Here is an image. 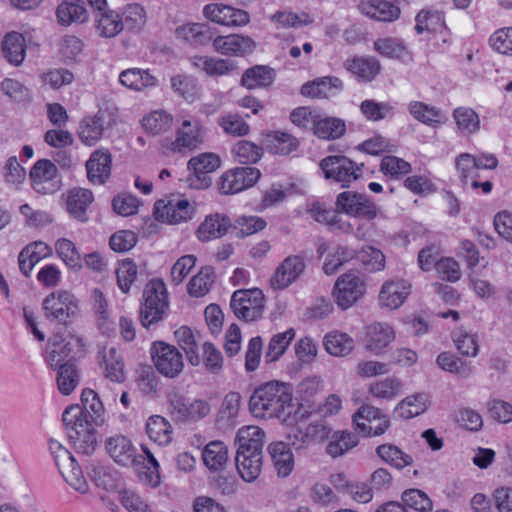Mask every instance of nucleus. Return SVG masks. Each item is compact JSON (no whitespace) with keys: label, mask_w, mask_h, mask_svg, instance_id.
<instances>
[{"label":"nucleus","mask_w":512,"mask_h":512,"mask_svg":"<svg viewBox=\"0 0 512 512\" xmlns=\"http://www.w3.org/2000/svg\"><path fill=\"white\" fill-rule=\"evenodd\" d=\"M80 405L68 406L62 415L67 435L77 452L90 455L97 447L94 425L105 422V409L98 394L90 388L83 389Z\"/></svg>","instance_id":"f257e3e1"},{"label":"nucleus","mask_w":512,"mask_h":512,"mask_svg":"<svg viewBox=\"0 0 512 512\" xmlns=\"http://www.w3.org/2000/svg\"><path fill=\"white\" fill-rule=\"evenodd\" d=\"M264 436V431L257 426L243 427L237 433L236 468L246 482H252L260 475Z\"/></svg>","instance_id":"f03ea898"},{"label":"nucleus","mask_w":512,"mask_h":512,"mask_svg":"<svg viewBox=\"0 0 512 512\" xmlns=\"http://www.w3.org/2000/svg\"><path fill=\"white\" fill-rule=\"evenodd\" d=\"M292 392L288 384L269 381L257 387L249 399V410L256 418L281 417L291 406Z\"/></svg>","instance_id":"7ed1b4c3"},{"label":"nucleus","mask_w":512,"mask_h":512,"mask_svg":"<svg viewBox=\"0 0 512 512\" xmlns=\"http://www.w3.org/2000/svg\"><path fill=\"white\" fill-rule=\"evenodd\" d=\"M168 306V294L164 282L160 279L151 280L143 291V303L140 308L142 325L148 328L161 321Z\"/></svg>","instance_id":"20e7f679"},{"label":"nucleus","mask_w":512,"mask_h":512,"mask_svg":"<svg viewBox=\"0 0 512 512\" xmlns=\"http://www.w3.org/2000/svg\"><path fill=\"white\" fill-rule=\"evenodd\" d=\"M325 179L333 180L347 188L363 174L364 165L357 164L344 155H330L323 158L319 164Z\"/></svg>","instance_id":"39448f33"},{"label":"nucleus","mask_w":512,"mask_h":512,"mask_svg":"<svg viewBox=\"0 0 512 512\" xmlns=\"http://www.w3.org/2000/svg\"><path fill=\"white\" fill-rule=\"evenodd\" d=\"M49 342L54 347L46 356V361L51 368H56L60 363L67 361L74 362L85 354L82 338L71 332L66 336L55 332Z\"/></svg>","instance_id":"423d86ee"},{"label":"nucleus","mask_w":512,"mask_h":512,"mask_svg":"<svg viewBox=\"0 0 512 512\" xmlns=\"http://www.w3.org/2000/svg\"><path fill=\"white\" fill-rule=\"evenodd\" d=\"M43 309L47 320L67 325L78 313V300L72 293L58 290L46 296Z\"/></svg>","instance_id":"0eeeda50"},{"label":"nucleus","mask_w":512,"mask_h":512,"mask_svg":"<svg viewBox=\"0 0 512 512\" xmlns=\"http://www.w3.org/2000/svg\"><path fill=\"white\" fill-rule=\"evenodd\" d=\"M169 409L173 417L180 422H198L211 412V405L204 399H189L179 392L168 395Z\"/></svg>","instance_id":"6e6552de"},{"label":"nucleus","mask_w":512,"mask_h":512,"mask_svg":"<svg viewBox=\"0 0 512 512\" xmlns=\"http://www.w3.org/2000/svg\"><path fill=\"white\" fill-rule=\"evenodd\" d=\"M264 301V294L258 288L237 290L232 294L230 307L237 318L254 321L262 315Z\"/></svg>","instance_id":"1a4fd4ad"},{"label":"nucleus","mask_w":512,"mask_h":512,"mask_svg":"<svg viewBox=\"0 0 512 512\" xmlns=\"http://www.w3.org/2000/svg\"><path fill=\"white\" fill-rule=\"evenodd\" d=\"M205 141V128L201 121L189 118L182 121L176 130V138L170 143L173 152L188 154L198 148Z\"/></svg>","instance_id":"9d476101"},{"label":"nucleus","mask_w":512,"mask_h":512,"mask_svg":"<svg viewBox=\"0 0 512 512\" xmlns=\"http://www.w3.org/2000/svg\"><path fill=\"white\" fill-rule=\"evenodd\" d=\"M194 213L195 207L187 199L179 197H167L154 204L155 218L168 224L187 222Z\"/></svg>","instance_id":"9b49d317"},{"label":"nucleus","mask_w":512,"mask_h":512,"mask_svg":"<svg viewBox=\"0 0 512 512\" xmlns=\"http://www.w3.org/2000/svg\"><path fill=\"white\" fill-rule=\"evenodd\" d=\"M151 356L156 369L165 377L175 378L183 370V357L175 346L155 342L151 347Z\"/></svg>","instance_id":"f8f14e48"},{"label":"nucleus","mask_w":512,"mask_h":512,"mask_svg":"<svg viewBox=\"0 0 512 512\" xmlns=\"http://www.w3.org/2000/svg\"><path fill=\"white\" fill-rule=\"evenodd\" d=\"M33 189L42 195L54 194L62 186L56 165L47 159L38 160L30 170Z\"/></svg>","instance_id":"ddd939ff"},{"label":"nucleus","mask_w":512,"mask_h":512,"mask_svg":"<svg viewBox=\"0 0 512 512\" xmlns=\"http://www.w3.org/2000/svg\"><path fill=\"white\" fill-rule=\"evenodd\" d=\"M336 208L352 217L372 220L377 217L378 208L366 195L351 191H344L336 198Z\"/></svg>","instance_id":"4468645a"},{"label":"nucleus","mask_w":512,"mask_h":512,"mask_svg":"<svg viewBox=\"0 0 512 512\" xmlns=\"http://www.w3.org/2000/svg\"><path fill=\"white\" fill-rule=\"evenodd\" d=\"M366 286L363 279L355 273L340 276L333 289L337 305L345 310L355 304L365 294Z\"/></svg>","instance_id":"2eb2a0df"},{"label":"nucleus","mask_w":512,"mask_h":512,"mask_svg":"<svg viewBox=\"0 0 512 512\" xmlns=\"http://www.w3.org/2000/svg\"><path fill=\"white\" fill-rule=\"evenodd\" d=\"M261 173L255 167H237L224 173L219 182L222 194H236L252 187L260 178Z\"/></svg>","instance_id":"dca6fc26"},{"label":"nucleus","mask_w":512,"mask_h":512,"mask_svg":"<svg viewBox=\"0 0 512 512\" xmlns=\"http://www.w3.org/2000/svg\"><path fill=\"white\" fill-rule=\"evenodd\" d=\"M221 160L214 153H202L192 157L188 161V169L192 170L194 175L187 180L189 185L195 189H204L211 185L212 179L209 176L219 168Z\"/></svg>","instance_id":"f3484780"},{"label":"nucleus","mask_w":512,"mask_h":512,"mask_svg":"<svg viewBox=\"0 0 512 512\" xmlns=\"http://www.w3.org/2000/svg\"><path fill=\"white\" fill-rule=\"evenodd\" d=\"M304 258L299 255L286 257L276 268L270 279L274 290H283L294 283L305 270Z\"/></svg>","instance_id":"a211bd4d"},{"label":"nucleus","mask_w":512,"mask_h":512,"mask_svg":"<svg viewBox=\"0 0 512 512\" xmlns=\"http://www.w3.org/2000/svg\"><path fill=\"white\" fill-rule=\"evenodd\" d=\"M203 14L210 21L224 26H243L250 20L248 12L222 3L206 5Z\"/></svg>","instance_id":"6ab92c4d"},{"label":"nucleus","mask_w":512,"mask_h":512,"mask_svg":"<svg viewBox=\"0 0 512 512\" xmlns=\"http://www.w3.org/2000/svg\"><path fill=\"white\" fill-rule=\"evenodd\" d=\"M106 450L110 457L122 466L138 465L142 456L136 454V448L123 435H115L106 440Z\"/></svg>","instance_id":"aec40b11"},{"label":"nucleus","mask_w":512,"mask_h":512,"mask_svg":"<svg viewBox=\"0 0 512 512\" xmlns=\"http://www.w3.org/2000/svg\"><path fill=\"white\" fill-rule=\"evenodd\" d=\"M212 44L216 52L231 56H244L251 53L256 46L251 37L240 34L217 36L212 40Z\"/></svg>","instance_id":"412c9836"},{"label":"nucleus","mask_w":512,"mask_h":512,"mask_svg":"<svg viewBox=\"0 0 512 512\" xmlns=\"http://www.w3.org/2000/svg\"><path fill=\"white\" fill-rule=\"evenodd\" d=\"M112 156L108 149L100 148L92 152L86 162L87 177L93 184H104L111 174Z\"/></svg>","instance_id":"4be33fe9"},{"label":"nucleus","mask_w":512,"mask_h":512,"mask_svg":"<svg viewBox=\"0 0 512 512\" xmlns=\"http://www.w3.org/2000/svg\"><path fill=\"white\" fill-rule=\"evenodd\" d=\"M395 339V331L384 322L372 323L365 328V346L378 354Z\"/></svg>","instance_id":"5701e85b"},{"label":"nucleus","mask_w":512,"mask_h":512,"mask_svg":"<svg viewBox=\"0 0 512 512\" xmlns=\"http://www.w3.org/2000/svg\"><path fill=\"white\" fill-rule=\"evenodd\" d=\"M232 223L228 216L220 213L210 214L199 225L196 235L202 242L223 237L231 228Z\"/></svg>","instance_id":"b1692460"},{"label":"nucleus","mask_w":512,"mask_h":512,"mask_svg":"<svg viewBox=\"0 0 512 512\" xmlns=\"http://www.w3.org/2000/svg\"><path fill=\"white\" fill-rule=\"evenodd\" d=\"M397 0H370L359 5L362 14L377 21L391 22L400 16Z\"/></svg>","instance_id":"393cba45"},{"label":"nucleus","mask_w":512,"mask_h":512,"mask_svg":"<svg viewBox=\"0 0 512 512\" xmlns=\"http://www.w3.org/2000/svg\"><path fill=\"white\" fill-rule=\"evenodd\" d=\"M409 294L410 285L406 281H389L383 284L379 301L382 306L393 310L399 308Z\"/></svg>","instance_id":"a878e982"},{"label":"nucleus","mask_w":512,"mask_h":512,"mask_svg":"<svg viewBox=\"0 0 512 512\" xmlns=\"http://www.w3.org/2000/svg\"><path fill=\"white\" fill-rule=\"evenodd\" d=\"M105 117L101 112L84 117L78 127V137L87 146H94L103 137Z\"/></svg>","instance_id":"bb28decb"},{"label":"nucleus","mask_w":512,"mask_h":512,"mask_svg":"<svg viewBox=\"0 0 512 512\" xmlns=\"http://www.w3.org/2000/svg\"><path fill=\"white\" fill-rule=\"evenodd\" d=\"M93 193L89 189L74 188L67 195V210L80 222H87V208L93 202Z\"/></svg>","instance_id":"cd10ccee"},{"label":"nucleus","mask_w":512,"mask_h":512,"mask_svg":"<svg viewBox=\"0 0 512 512\" xmlns=\"http://www.w3.org/2000/svg\"><path fill=\"white\" fill-rule=\"evenodd\" d=\"M408 111L415 120L428 126L435 127L447 121L446 115L439 108L421 101H411Z\"/></svg>","instance_id":"c85d7f7f"},{"label":"nucleus","mask_w":512,"mask_h":512,"mask_svg":"<svg viewBox=\"0 0 512 512\" xmlns=\"http://www.w3.org/2000/svg\"><path fill=\"white\" fill-rule=\"evenodd\" d=\"M275 77L274 69L265 65H255L243 73L241 85L249 90L266 88L272 85Z\"/></svg>","instance_id":"c756f323"},{"label":"nucleus","mask_w":512,"mask_h":512,"mask_svg":"<svg viewBox=\"0 0 512 512\" xmlns=\"http://www.w3.org/2000/svg\"><path fill=\"white\" fill-rule=\"evenodd\" d=\"M346 132V123L343 119L318 114L313 134L322 140L340 139Z\"/></svg>","instance_id":"7c9ffc66"},{"label":"nucleus","mask_w":512,"mask_h":512,"mask_svg":"<svg viewBox=\"0 0 512 512\" xmlns=\"http://www.w3.org/2000/svg\"><path fill=\"white\" fill-rule=\"evenodd\" d=\"M120 83L135 91H142L148 87H155L158 80L150 74L149 70L139 68H129L122 71L119 75Z\"/></svg>","instance_id":"2f4dec72"},{"label":"nucleus","mask_w":512,"mask_h":512,"mask_svg":"<svg viewBox=\"0 0 512 512\" xmlns=\"http://www.w3.org/2000/svg\"><path fill=\"white\" fill-rule=\"evenodd\" d=\"M268 452L278 475L288 476L294 467V457L288 445L284 442L271 443Z\"/></svg>","instance_id":"473e14b6"},{"label":"nucleus","mask_w":512,"mask_h":512,"mask_svg":"<svg viewBox=\"0 0 512 512\" xmlns=\"http://www.w3.org/2000/svg\"><path fill=\"white\" fill-rule=\"evenodd\" d=\"M457 131L465 136L476 134L480 130V117L471 107L459 106L452 112Z\"/></svg>","instance_id":"72a5a7b5"},{"label":"nucleus","mask_w":512,"mask_h":512,"mask_svg":"<svg viewBox=\"0 0 512 512\" xmlns=\"http://www.w3.org/2000/svg\"><path fill=\"white\" fill-rule=\"evenodd\" d=\"M102 353L105 377L113 382H123L125 380L124 363L117 348H104Z\"/></svg>","instance_id":"f704fd0d"},{"label":"nucleus","mask_w":512,"mask_h":512,"mask_svg":"<svg viewBox=\"0 0 512 512\" xmlns=\"http://www.w3.org/2000/svg\"><path fill=\"white\" fill-rule=\"evenodd\" d=\"M95 28L99 36L113 38L124 29V23L116 11L109 10L100 13L95 18Z\"/></svg>","instance_id":"c9c22d12"},{"label":"nucleus","mask_w":512,"mask_h":512,"mask_svg":"<svg viewBox=\"0 0 512 512\" xmlns=\"http://www.w3.org/2000/svg\"><path fill=\"white\" fill-rule=\"evenodd\" d=\"M202 459L210 471L223 469L228 461V449L222 441H211L202 451Z\"/></svg>","instance_id":"e433bc0d"},{"label":"nucleus","mask_w":512,"mask_h":512,"mask_svg":"<svg viewBox=\"0 0 512 512\" xmlns=\"http://www.w3.org/2000/svg\"><path fill=\"white\" fill-rule=\"evenodd\" d=\"M25 39L17 32L6 34L2 41L3 57L11 64L18 66L25 58Z\"/></svg>","instance_id":"4c0bfd02"},{"label":"nucleus","mask_w":512,"mask_h":512,"mask_svg":"<svg viewBox=\"0 0 512 512\" xmlns=\"http://www.w3.org/2000/svg\"><path fill=\"white\" fill-rule=\"evenodd\" d=\"M345 68L362 81H371L380 72V63L375 58L358 57L347 60Z\"/></svg>","instance_id":"58836bf2"},{"label":"nucleus","mask_w":512,"mask_h":512,"mask_svg":"<svg viewBox=\"0 0 512 512\" xmlns=\"http://www.w3.org/2000/svg\"><path fill=\"white\" fill-rule=\"evenodd\" d=\"M57 386L61 394L70 395L80 381L79 370L75 362H64L57 365Z\"/></svg>","instance_id":"ea45409f"},{"label":"nucleus","mask_w":512,"mask_h":512,"mask_svg":"<svg viewBox=\"0 0 512 512\" xmlns=\"http://www.w3.org/2000/svg\"><path fill=\"white\" fill-rule=\"evenodd\" d=\"M179 38L194 46H203L212 41L213 34L209 26L200 23L187 24L176 29Z\"/></svg>","instance_id":"a19ab883"},{"label":"nucleus","mask_w":512,"mask_h":512,"mask_svg":"<svg viewBox=\"0 0 512 512\" xmlns=\"http://www.w3.org/2000/svg\"><path fill=\"white\" fill-rule=\"evenodd\" d=\"M58 21L63 25L73 22L83 23L87 20V11L81 0H64L56 11Z\"/></svg>","instance_id":"79ce46f5"},{"label":"nucleus","mask_w":512,"mask_h":512,"mask_svg":"<svg viewBox=\"0 0 512 512\" xmlns=\"http://www.w3.org/2000/svg\"><path fill=\"white\" fill-rule=\"evenodd\" d=\"M148 437L159 445H167L172 440V426L160 415L149 417L146 423Z\"/></svg>","instance_id":"37998d69"},{"label":"nucleus","mask_w":512,"mask_h":512,"mask_svg":"<svg viewBox=\"0 0 512 512\" xmlns=\"http://www.w3.org/2000/svg\"><path fill=\"white\" fill-rule=\"evenodd\" d=\"M358 437L349 431L335 432L326 446V452L333 458L344 455L357 446Z\"/></svg>","instance_id":"c03bdc74"},{"label":"nucleus","mask_w":512,"mask_h":512,"mask_svg":"<svg viewBox=\"0 0 512 512\" xmlns=\"http://www.w3.org/2000/svg\"><path fill=\"white\" fill-rule=\"evenodd\" d=\"M379 458L390 466L401 470L413 462V458L392 444H382L376 448Z\"/></svg>","instance_id":"a18cd8bd"},{"label":"nucleus","mask_w":512,"mask_h":512,"mask_svg":"<svg viewBox=\"0 0 512 512\" xmlns=\"http://www.w3.org/2000/svg\"><path fill=\"white\" fill-rule=\"evenodd\" d=\"M193 66L206 72L210 76H221L228 74L234 69L231 61L215 59L207 56H194L191 58Z\"/></svg>","instance_id":"49530a36"},{"label":"nucleus","mask_w":512,"mask_h":512,"mask_svg":"<svg viewBox=\"0 0 512 512\" xmlns=\"http://www.w3.org/2000/svg\"><path fill=\"white\" fill-rule=\"evenodd\" d=\"M324 346L329 354L343 357L354 349V340L346 333L332 332L325 336Z\"/></svg>","instance_id":"de8ad7c7"},{"label":"nucleus","mask_w":512,"mask_h":512,"mask_svg":"<svg viewBox=\"0 0 512 512\" xmlns=\"http://www.w3.org/2000/svg\"><path fill=\"white\" fill-rule=\"evenodd\" d=\"M436 363L444 371L463 378L469 377L473 372V367L470 363L463 361L450 352L440 353L436 359Z\"/></svg>","instance_id":"09e8293b"},{"label":"nucleus","mask_w":512,"mask_h":512,"mask_svg":"<svg viewBox=\"0 0 512 512\" xmlns=\"http://www.w3.org/2000/svg\"><path fill=\"white\" fill-rule=\"evenodd\" d=\"M240 404V393L232 391L226 394L218 411L217 422L225 426L233 425L238 416Z\"/></svg>","instance_id":"8fccbe9b"},{"label":"nucleus","mask_w":512,"mask_h":512,"mask_svg":"<svg viewBox=\"0 0 512 512\" xmlns=\"http://www.w3.org/2000/svg\"><path fill=\"white\" fill-rule=\"evenodd\" d=\"M294 337L295 330L293 328L275 334L271 338L265 353L266 362L277 361L284 354Z\"/></svg>","instance_id":"3c124183"},{"label":"nucleus","mask_w":512,"mask_h":512,"mask_svg":"<svg viewBox=\"0 0 512 512\" xmlns=\"http://www.w3.org/2000/svg\"><path fill=\"white\" fill-rule=\"evenodd\" d=\"M215 275L212 267H203L195 276H193L187 286L188 293L193 297H202L206 295L212 284Z\"/></svg>","instance_id":"603ef678"},{"label":"nucleus","mask_w":512,"mask_h":512,"mask_svg":"<svg viewBox=\"0 0 512 512\" xmlns=\"http://www.w3.org/2000/svg\"><path fill=\"white\" fill-rule=\"evenodd\" d=\"M402 507L406 512H428L432 510V501L426 493L419 489H409L402 494Z\"/></svg>","instance_id":"864d4df0"},{"label":"nucleus","mask_w":512,"mask_h":512,"mask_svg":"<svg viewBox=\"0 0 512 512\" xmlns=\"http://www.w3.org/2000/svg\"><path fill=\"white\" fill-rule=\"evenodd\" d=\"M360 110L369 121H380L391 118L394 115V107L388 102H377L372 99L364 100L360 105Z\"/></svg>","instance_id":"5fc2aeb1"},{"label":"nucleus","mask_w":512,"mask_h":512,"mask_svg":"<svg viewBox=\"0 0 512 512\" xmlns=\"http://www.w3.org/2000/svg\"><path fill=\"white\" fill-rule=\"evenodd\" d=\"M266 225V221L259 216L242 215L235 219L231 229L235 231L236 237L244 238L263 230Z\"/></svg>","instance_id":"6e6d98bb"},{"label":"nucleus","mask_w":512,"mask_h":512,"mask_svg":"<svg viewBox=\"0 0 512 512\" xmlns=\"http://www.w3.org/2000/svg\"><path fill=\"white\" fill-rule=\"evenodd\" d=\"M356 259L369 272L381 271L385 267L384 254L381 250L372 246H365L357 251Z\"/></svg>","instance_id":"4d7b16f0"},{"label":"nucleus","mask_w":512,"mask_h":512,"mask_svg":"<svg viewBox=\"0 0 512 512\" xmlns=\"http://www.w3.org/2000/svg\"><path fill=\"white\" fill-rule=\"evenodd\" d=\"M235 159L241 164L257 163L262 157V148L250 141H238L232 148Z\"/></svg>","instance_id":"13d9d810"},{"label":"nucleus","mask_w":512,"mask_h":512,"mask_svg":"<svg viewBox=\"0 0 512 512\" xmlns=\"http://www.w3.org/2000/svg\"><path fill=\"white\" fill-rule=\"evenodd\" d=\"M87 473L98 487L105 490H111L115 487L116 477L110 467L100 463H91L87 466Z\"/></svg>","instance_id":"bf43d9fd"},{"label":"nucleus","mask_w":512,"mask_h":512,"mask_svg":"<svg viewBox=\"0 0 512 512\" xmlns=\"http://www.w3.org/2000/svg\"><path fill=\"white\" fill-rule=\"evenodd\" d=\"M175 337L179 346L185 352L189 362L192 365H198L200 360L197 353V344L190 328L182 326L175 331Z\"/></svg>","instance_id":"052dcab7"},{"label":"nucleus","mask_w":512,"mask_h":512,"mask_svg":"<svg viewBox=\"0 0 512 512\" xmlns=\"http://www.w3.org/2000/svg\"><path fill=\"white\" fill-rule=\"evenodd\" d=\"M173 118L170 114L163 110L153 111L148 116L143 118L144 129L153 134L157 135L166 132L172 126Z\"/></svg>","instance_id":"680f3d73"},{"label":"nucleus","mask_w":512,"mask_h":512,"mask_svg":"<svg viewBox=\"0 0 512 512\" xmlns=\"http://www.w3.org/2000/svg\"><path fill=\"white\" fill-rule=\"evenodd\" d=\"M60 474L63 476L65 481L76 491L84 494L88 491L89 486L88 483L83 476V472L80 466L77 464L76 460L72 459V464L67 465V468L64 466L58 468Z\"/></svg>","instance_id":"e2e57ef3"},{"label":"nucleus","mask_w":512,"mask_h":512,"mask_svg":"<svg viewBox=\"0 0 512 512\" xmlns=\"http://www.w3.org/2000/svg\"><path fill=\"white\" fill-rule=\"evenodd\" d=\"M401 383L395 377H387L369 386V393L378 399L391 400L398 395Z\"/></svg>","instance_id":"0e129e2a"},{"label":"nucleus","mask_w":512,"mask_h":512,"mask_svg":"<svg viewBox=\"0 0 512 512\" xmlns=\"http://www.w3.org/2000/svg\"><path fill=\"white\" fill-rule=\"evenodd\" d=\"M137 266L132 259H124L116 270L117 285L123 293H128L137 278Z\"/></svg>","instance_id":"69168bd1"},{"label":"nucleus","mask_w":512,"mask_h":512,"mask_svg":"<svg viewBox=\"0 0 512 512\" xmlns=\"http://www.w3.org/2000/svg\"><path fill=\"white\" fill-rule=\"evenodd\" d=\"M124 28L130 31H139L146 23V12L138 3L126 6L122 17Z\"/></svg>","instance_id":"338daca9"},{"label":"nucleus","mask_w":512,"mask_h":512,"mask_svg":"<svg viewBox=\"0 0 512 512\" xmlns=\"http://www.w3.org/2000/svg\"><path fill=\"white\" fill-rule=\"evenodd\" d=\"M491 47L505 55H512V27L498 29L490 38Z\"/></svg>","instance_id":"774afa93"}]
</instances>
